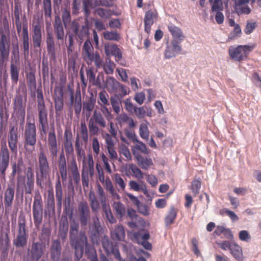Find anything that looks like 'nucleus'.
Segmentation results:
<instances>
[{
	"mask_svg": "<svg viewBox=\"0 0 261 261\" xmlns=\"http://www.w3.org/2000/svg\"><path fill=\"white\" fill-rule=\"evenodd\" d=\"M177 215V212L174 207H171L168 214L165 218V225L168 227L174 222Z\"/></svg>",
	"mask_w": 261,
	"mask_h": 261,
	"instance_id": "33",
	"label": "nucleus"
},
{
	"mask_svg": "<svg viewBox=\"0 0 261 261\" xmlns=\"http://www.w3.org/2000/svg\"><path fill=\"white\" fill-rule=\"evenodd\" d=\"M111 254H113L115 259L118 260V261H124V260H123L122 258L121 257L120 253L117 245H116L112 249V252H109V253H107L108 255H110Z\"/></svg>",
	"mask_w": 261,
	"mask_h": 261,
	"instance_id": "63",
	"label": "nucleus"
},
{
	"mask_svg": "<svg viewBox=\"0 0 261 261\" xmlns=\"http://www.w3.org/2000/svg\"><path fill=\"white\" fill-rule=\"evenodd\" d=\"M101 244L106 252H112V249L116 245L113 244L107 236H104L101 239Z\"/></svg>",
	"mask_w": 261,
	"mask_h": 261,
	"instance_id": "37",
	"label": "nucleus"
},
{
	"mask_svg": "<svg viewBox=\"0 0 261 261\" xmlns=\"http://www.w3.org/2000/svg\"><path fill=\"white\" fill-rule=\"evenodd\" d=\"M133 153L137 161L138 165L143 169L147 170L150 166L153 165V162L151 159L144 158L135 150H133Z\"/></svg>",
	"mask_w": 261,
	"mask_h": 261,
	"instance_id": "24",
	"label": "nucleus"
},
{
	"mask_svg": "<svg viewBox=\"0 0 261 261\" xmlns=\"http://www.w3.org/2000/svg\"><path fill=\"white\" fill-rule=\"evenodd\" d=\"M234 10L239 15L242 14L248 15L251 12V8L246 4H235Z\"/></svg>",
	"mask_w": 261,
	"mask_h": 261,
	"instance_id": "36",
	"label": "nucleus"
},
{
	"mask_svg": "<svg viewBox=\"0 0 261 261\" xmlns=\"http://www.w3.org/2000/svg\"><path fill=\"white\" fill-rule=\"evenodd\" d=\"M79 229V224L75 220H71L70 223V230H69V237L75 236L78 233V230Z\"/></svg>",
	"mask_w": 261,
	"mask_h": 261,
	"instance_id": "48",
	"label": "nucleus"
},
{
	"mask_svg": "<svg viewBox=\"0 0 261 261\" xmlns=\"http://www.w3.org/2000/svg\"><path fill=\"white\" fill-rule=\"evenodd\" d=\"M34 223L36 227L39 226L43 220V205L41 196H35L33 204Z\"/></svg>",
	"mask_w": 261,
	"mask_h": 261,
	"instance_id": "11",
	"label": "nucleus"
},
{
	"mask_svg": "<svg viewBox=\"0 0 261 261\" xmlns=\"http://www.w3.org/2000/svg\"><path fill=\"white\" fill-rule=\"evenodd\" d=\"M98 125L101 128H105L107 126V123L101 113L95 110L88 123L91 135L94 136L98 134L99 130Z\"/></svg>",
	"mask_w": 261,
	"mask_h": 261,
	"instance_id": "6",
	"label": "nucleus"
},
{
	"mask_svg": "<svg viewBox=\"0 0 261 261\" xmlns=\"http://www.w3.org/2000/svg\"><path fill=\"white\" fill-rule=\"evenodd\" d=\"M98 217L95 216L92 218V223L89 224V236L93 244H98L100 241V234L102 230Z\"/></svg>",
	"mask_w": 261,
	"mask_h": 261,
	"instance_id": "10",
	"label": "nucleus"
},
{
	"mask_svg": "<svg viewBox=\"0 0 261 261\" xmlns=\"http://www.w3.org/2000/svg\"><path fill=\"white\" fill-rule=\"evenodd\" d=\"M112 207L118 217L122 218L125 215V207L120 201H114L112 204Z\"/></svg>",
	"mask_w": 261,
	"mask_h": 261,
	"instance_id": "32",
	"label": "nucleus"
},
{
	"mask_svg": "<svg viewBox=\"0 0 261 261\" xmlns=\"http://www.w3.org/2000/svg\"><path fill=\"white\" fill-rule=\"evenodd\" d=\"M56 198L57 205L59 210H61L62 205L63 190L60 177H58L55 184Z\"/></svg>",
	"mask_w": 261,
	"mask_h": 261,
	"instance_id": "27",
	"label": "nucleus"
},
{
	"mask_svg": "<svg viewBox=\"0 0 261 261\" xmlns=\"http://www.w3.org/2000/svg\"><path fill=\"white\" fill-rule=\"evenodd\" d=\"M70 244L74 250L75 257L79 260L83 256L84 246L88 244L87 237L84 231H81L79 234L69 237Z\"/></svg>",
	"mask_w": 261,
	"mask_h": 261,
	"instance_id": "2",
	"label": "nucleus"
},
{
	"mask_svg": "<svg viewBox=\"0 0 261 261\" xmlns=\"http://www.w3.org/2000/svg\"><path fill=\"white\" fill-rule=\"evenodd\" d=\"M257 27L256 22L247 21L246 26L244 28V33L247 35H249L253 32V31Z\"/></svg>",
	"mask_w": 261,
	"mask_h": 261,
	"instance_id": "52",
	"label": "nucleus"
},
{
	"mask_svg": "<svg viewBox=\"0 0 261 261\" xmlns=\"http://www.w3.org/2000/svg\"><path fill=\"white\" fill-rule=\"evenodd\" d=\"M32 41L35 48H39L41 46L42 35V30L43 29V24L39 18L34 17L32 24Z\"/></svg>",
	"mask_w": 261,
	"mask_h": 261,
	"instance_id": "8",
	"label": "nucleus"
},
{
	"mask_svg": "<svg viewBox=\"0 0 261 261\" xmlns=\"http://www.w3.org/2000/svg\"><path fill=\"white\" fill-rule=\"evenodd\" d=\"M107 84L113 91H114L119 88L120 83L114 77H109L107 80Z\"/></svg>",
	"mask_w": 261,
	"mask_h": 261,
	"instance_id": "49",
	"label": "nucleus"
},
{
	"mask_svg": "<svg viewBox=\"0 0 261 261\" xmlns=\"http://www.w3.org/2000/svg\"><path fill=\"white\" fill-rule=\"evenodd\" d=\"M111 254H113L115 259L118 260V261H124V260H123L122 258L121 257L120 253L117 245H116L112 249V252H109V253H107L108 255H110Z\"/></svg>",
	"mask_w": 261,
	"mask_h": 261,
	"instance_id": "62",
	"label": "nucleus"
},
{
	"mask_svg": "<svg viewBox=\"0 0 261 261\" xmlns=\"http://www.w3.org/2000/svg\"><path fill=\"white\" fill-rule=\"evenodd\" d=\"M137 144L135 145L134 148L137 150H139L141 152L144 154H147L148 151L147 150L146 145L143 142L139 141H136Z\"/></svg>",
	"mask_w": 261,
	"mask_h": 261,
	"instance_id": "58",
	"label": "nucleus"
},
{
	"mask_svg": "<svg viewBox=\"0 0 261 261\" xmlns=\"http://www.w3.org/2000/svg\"><path fill=\"white\" fill-rule=\"evenodd\" d=\"M55 104L56 113L62 110L64 106L63 98L62 95L57 96L55 98Z\"/></svg>",
	"mask_w": 261,
	"mask_h": 261,
	"instance_id": "50",
	"label": "nucleus"
},
{
	"mask_svg": "<svg viewBox=\"0 0 261 261\" xmlns=\"http://www.w3.org/2000/svg\"><path fill=\"white\" fill-rule=\"evenodd\" d=\"M90 205L93 212L97 213L99 207L98 201L94 194L89 195Z\"/></svg>",
	"mask_w": 261,
	"mask_h": 261,
	"instance_id": "45",
	"label": "nucleus"
},
{
	"mask_svg": "<svg viewBox=\"0 0 261 261\" xmlns=\"http://www.w3.org/2000/svg\"><path fill=\"white\" fill-rule=\"evenodd\" d=\"M169 31L171 33L173 37L179 40H182L185 36L180 28L171 24L168 26Z\"/></svg>",
	"mask_w": 261,
	"mask_h": 261,
	"instance_id": "29",
	"label": "nucleus"
},
{
	"mask_svg": "<svg viewBox=\"0 0 261 261\" xmlns=\"http://www.w3.org/2000/svg\"><path fill=\"white\" fill-rule=\"evenodd\" d=\"M51 258L53 261H59L61 254V246L58 240H54L50 247Z\"/></svg>",
	"mask_w": 261,
	"mask_h": 261,
	"instance_id": "23",
	"label": "nucleus"
},
{
	"mask_svg": "<svg viewBox=\"0 0 261 261\" xmlns=\"http://www.w3.org/2000/svg\"><path fill=\"white\" fill-rule=\"evenodd\" d=\"M54 29L57 39L58 40H63L65 32L62 21L59 16L55 17Z\"/></svg>",
	"mask_w": 261,
	"mask_h": 261,
	"instance_id": "21",
	"label": "nucleus"
},
{
	"mask_svg": "<svg viewBox=\"0 0 261 261\" xmlns=\"http://www.w3.org/2000/svg\"><path fill=\"white\" fill-rule=\"evenodd\" d=\"M62 19L64 25L66 28L67 25H68L71 21L70 12L66 9L64 10L62 12Z\"/></svg>",
	"mask_w": 261,
	"mask_h": 261,
	"instance_id": "55",
	"label": "nucleus"
},
{
	"mask_svg": "<svg viewBox=\"0 0 261 261\" xmlns=\"http://www.w3.org/2000/svg\"><path fill=\"white\" fill-rule=\"evenodd\" d=\"M11 77L12 81L16 83L18 78V69L17 66H11Z\"/></svg>",
	"mask_w": 261,
	"mask_h": 261,
	"instance_id": "64",
	"label": "nucleus"
},
{
	"mask_svg": "<svg viewBox=\"0 0 261 261\" xmlns=\"http://www.w3.org/2000/svg\"><path fill=\"white\" fill-rule=\"evenodd\" d=\"M134 112L138 119H142L146 115V110L144 107H136Z\"/></svg>",
	"mask_w": 261,
	"mask_h": 261,
	"instance_id": "59",
	"label": "nucleus"
},
{
	"mask_svg": "<svg viewBox=\"0 0 261 261\" xmlns=\"http://www.w3.org/2000/svg\"><path fill=\"white\" fill-rule=\"evenodd\" d=\"M43 9L45 17L50 18L52 13L51 0H43Z\"/></svg>",
	"mask_w": 261,
	"mask_h": 261,
	"instance_id": "41",
	"label": "nucleus"
},
{
	"mask_svg": "<svg viewBox=\"0 0 261 261\" xmlns=\"http://www.w3.org/2000/svg\"><path fill=\"white\" fill-rule=\"evenodd\" d=\"M75 148L77 153V160L83 159L85 162V152L82 148V144L80 142L79 137L77 136L75 139Z\"/></svg>",
	"mask_w": 261,
	"mask_h": 261,
	"instance_id": "35",
	"label": "nucleus"
},
{
	"mask_svg": "<svg viewBox=\"0 0 261 261\" xmlns=\"http://www.w3.org/2000/svg\"><path fill=\"white\" fill-rule=\"evenodd\" d=\"M95 13L103 19H108L113 14L112 10L101 8L96 9L95 10Z\"/></svg>",
	"mask_w": 261,
	"mask_h": 261,
	"instance_id": "39",
	"label": "nucleus"
},
{
	"mask_svg": "<svg viewBox=\"0 0 261 261\" xmlns=\"http://www.w3.org/2000/svg\"><path fill=\"white\" fill-rule=\"evenodd\" d=\"M105 39L118 41L120 39V35L116 31H106L103 34Z\"/></svg>",
	"mask_w": 261,
	"mask_h": 261,
	"instance_id": "40",
	"label": "nucleus"
},
{
	"mask_svg": "<svg viewBox=\"0 0 261 261\" xmlns=\"http://www.w3.org/2000/svg\"><path fill=\"white\" fill-rule=\"evenodd\" d=\"M27 81L29 88L31 90H35L36 88V82L34 72L31 71L27 74Z\"/></svg>",
	"mask_w": 261,
	"mask_h": 261,
	"instance_id": "42",
	"label": "nucleus"
},
{
	"mask_svg": "<svg viewBox=\"0 0 261 261\" xmlns=\"http://www.w3.org/2000/svg\"><path fill=\"white\" fill-rule=\"evenodd\" d=\"M85 253L90 261H98L96 250L89 244L85 247Z\"/></svg>",
	"mask_w": 261,
	"mask_h": 261,
	"instance_id": "34",
	"label": "nucleus"
},
{
	"mask_svg": "<svg viewBox=\"0 0 261 261\" xmlns=\"http://www.w3.org/2000/svg\"><path fill=\"white\" fill-rule=\"evenodd\" d=\"M70 30L75 36L80 40H83L89 34L88 24L81 25L79 21L74 20L71 22Z\"/></svg>",
	"mask_w": 261,
	"mask_h": 261,
	"instance_id": "13",
	"label": "nucleus"
},
{
	"mask_svg": "<svg viewBox=\"0 0 261 261\" xmlns=\"http://www.w3.org/2000/svg\"><path fill=\"white\" fill-rule=\"evenodd\" d=\"M15 189L13 186L8 185L4 193V204L6 208L11 206L14 197Z\"/></svg>",
	"mask_w": 261,
	"mask_h": 261,
	"instance_id": "26",
	"label": "nucleus"
},
{
	"mask_svg": "<svg viewBox=\"0 0 261 261\" xmlns=\"http://www.w3.org/2000/svg\"><path fill=\"white\" fill-rule=\"evenodd\" d=\"M38 159V172H36V185L40 188H42V181L47 178L50 172L49 162L43 149L40 150Z\"/></svg>",
	"mask_w": 261,
	"mask_h": 261,
	"instance_id": "1",
	"label": "nucleus"
},
{
	"mask_svg": "<svg viewBox=\"0 0 261 261\" xmlns=\"http://www.w3.org/2000/svg\"><path fill=\"white\" fill-rule=\"evenodd\" d=\"M31 257L35 260H39L43 254L42 244L40 242H33L30 251Z\"/></svg>",
	"mask_w": 261,
	"mask_h": 261,
	"instance_id": "25",
	"label": "nucleus"
},
{
	"mask_svg": "<svg viewBox=\"0 0 261 261\" xmlns=\"http://www.w3.org/2000/svg\"><path fill=\"white\" fill-rule=\"evenodd\" d=\"M75 103L74 105L75 113L79 114L81 111L82 103H81V92L80 91H76L75 94Z\"/></svg>",
	"mask_w": 261,
	"mask_h": 261,
	"instance_id": "43",
	"label": "nucleus"
},
{
	"mask_svg": "<svg viewBox=\"0 0 261 261\" xmlns=\"http://www.w3.org/2000/svg\"><path fill=\"white\" fill-rule=\"evenodd\" d=\"M80 132L83 141L85 143H87L88 141V129L85 123H81Z\"/></svg>",
	"mask_w": 261,
	"mask_h": 261,
	"instance_id": "53",
	"label": "nucleus"
},
{
	"mask_svg": "<svg viewBox=\"0 0 261 261\" xmlns=\"http://www.w3.org/2000/svg\"><path fill=\"white\" fill-rule=\"evenodd\" d=\"M82 56L88 65H102V59L97 52L94 53V48L91 41L86 40L82 48Z\"/></svg>",
	"mask_w": 261,
	"mask_h": 261,
	"instance_id": "4",
	"label": "nucleus"
},
{
	"mask_svg": "<svg viewBox=\"0 0 261 261\" xmlns=\"http://www.w3.org/2000/svg\"><path fill=\"white\" fill-rule=\"evenodd\" d=\"M37 107H44L45 106L44 97L43 95V93L41 89H37Z\"/></svg>",
	"mask_w": 261,
	"mask_h": 261,
	"instance_id": "57",
	"label": "nucleus"
},
{
	"mask_svg": "<svg viewBox=\"0 0 261 261\" xmlns=\"http://www.w3.org/2000/svg\"><path fill=\"white\" fill-rule=\"evenodd\" d=\"M101 207L103 216L111 224L115 223L116 222V220L112 213L109 204L107 203L105 198L101 200Z\"/></svg>",
	"mask_w": 261,
	"mask_h": 261,
	"instance_id": "22",
	"label": "nucleus"
},
{
	"mask_svg": "<svg viewBox=\"0 0 261 261\" xmlns=\"http://www.w3.org/2000/svg\"><path fill=\"white\" fill-rule=\"evenodd\" d=\"M15 109L18 110V113L19 115L24 117L25 116V110L22 105V99L21 98H19L17 99V101L15 103Z\"/></svg>",
	"mask_w": 261,
	"mask_h": 261,
	"instance_id": "51",
	"label": "nucleus"
},
{
	"mask_svg": "<svg viewBox=\"0 0 261 261\" xmlns=\"http://www.w3.org/2000/svg\"><path fill=\"white\" fill-rule=\"evenodd\" d=\"M83 9L86 18L88 17L91 13V10L94 8L91 0H84L83 1Z\"/></svg>",
	"mask_w": 261,
	"mask_h": 261,
	"instance_id": "44",
	"label": "nucleus"
},
{
	"mask_svg": "<svg viewBox=\"0 0 261 261\" xmlns=\"http://www.w3.org/2000/svg\"><path fill=\"white\" fill-rule=\"evenodd\" d=\"M46 49L48 55L51 60L56 58L55 40L52 32H47L46 39Z\"/></svg>",
	"mask_w": 261,
	"mask_h": 261,
	"instance_id": "17",
	"label": "nucleus"
},
{
	"mask_svg": "<svg viewBox=\"0 0 261 261\" xmlns=\"http://www.w3.org/2000/svg\"><path fill=\"white\" fill-rule=\"evenodd\" d=\"M112 238L114 240L122 241L125 238L124 228L121 225H118L114 230L111 232Z\"/></svg>",
	"mask_w": 261,
	"mask_h": 261,
	"instance_id": "30",
	"label": "nucleus"
},
{
	"mask_svg": "<svg viewBox=\"0 0 261 261\" xmlns=\"http://www.w3.org/2000/svg\"><path fill=\"white\" fill-rule=\"evenodd\" d=\"M58 168L62 180L65 181L67 177V165H58Z\"/></svg>",
	"mask_w": 261,
	"mask_h": 261,
	"instance_id": "60",
	"label": "nucleus"
},
{
	"mask_svg": "<svg viewBox=\"0 0 261 261\" xmlns=\"http://www.w3.org/2000/svg\"><path fill=\"white\" fill-rule=\"evenodd\" d=\"M230 253L232 255L238 260L243 261V255L242 248L237 244L232 245L230 248Z\"/></svg>",
	"mask_w": 261,
	"mask_h": 261,
	"instance_id": "31",
	"label": "nucleus"
},
{
	"mask_svg": "<svg viewBox=\"0 0 261 261\" xmlns=\"http://www.w3.org/2000/svg\"><path fill=\"white\" fill-rule=\"evenodd\" d=\"M105 52L107 56H114L116 62L123 64V57L121 50L115 44L106 43L105 45Z\"/></svg>",
	"mask_w": 261,
	"mask_h": 261,
	"instance_id": "16",
	"label": "nucleus"
},
{
	"mask_svg": "<svg viewBox=\"0 0 261 261\" xmlns=\"http://www.w3.org/2000/svg\"><path fill=\"white\" fill-rule=\"evenodd\" d=\"M8 146L11 151L16 154L17 153V143L18 142V128L16 126L10 127L8 135Z\"/></svg>",
	"mask_w": 261,
	"mask_h": 261,
	"instance_id": "15",
	"label": "nucleus"
},
{
	"mask_svg": "<svg viewBox=\"0 0 261 261\" xmlns=\"http://www.w3.org/2000/svg\"><path fill=\"white\" fill-rule=\"evenodd\" d=\"M255 47L254 44L249 45H239L231 46L229 48L230 58L235 61H241L246 60L249 54Z\"/></svg>",
	"mask_w": 261,
	"mask_h": 261,
	"instance_id": "5",
	"label": "nucleus"
},
{
	"mask_svg": "<svg viewBox=\"0 0 261 261\" xmlns=\"http://www.w3.org/2000/svg\"><path fill=\"white\" fill-rule=\"evenodd\" d=\"M129 169L131 170L135 177L138 179L143 178V174L141 170L138 167L134 164H130L128 165Z\"/></svg>",
	"mask_w": 261,
	"mask_h": 261,
	"instance_id": "47",
	"label": "nucleus"
},
{
	"mask_svg": "<svg viewBox=\"0 0 261 261\" xmlns=\"http://www.w3.org/2000/svg\"><path fill=\"white\" fill-rule=\"evenodd\" d=\"M157 17V12L156 11L149 10L146 12L144 17V27L145 31L149 34L151 31V27L154 23L153 19Z\"/></svg>",
	"mask_w": 261,
	"mask_h": 261,
	"instance_id": "20",
	"label": "nucleus"
},
{
	"mask_svg": "<svg viewBox=\"0 0 261 261\" xmlns=\"http://www.w3.org/2000/svg\"><path fill=\"white\" fill-rule=\"evenodd\" d=\"M201 181L200 179L194 180L191 184V190L195 195L199 193L201 188Z\"/></svg>",
	"mask_w": 261,
	"mask_h": 261,
	"instance_id": "56",
	"label": "nucleus"
},
{
	"mask_svg": "<svg viewBox=\"0 0 261 261\" xmlns=\"http://www.w3.org/2000/svg\"><path fill=\"white\" fill-rule=\"evenodd\" d=\"M4 30L0 32V64L3 63L4 60L8 56L9 40L7 37L10 36L9 22L6 18L3 20Z\"/></svg>",
	"mask_w": 261,
	"mask_h": 261,
	"instance_id": "3",
	"label": "nucleus"
},
{
	"mask_svg": "<svg viewBox=\"0 0 261 261\" xmlns=\"http://www.w3.org/2000/svg\"><path fill=\"white\" fill-rule=\"evenodd\" d=\"M110 102L114 112L116 114H119L120 112L121 105L120 99L117 96H112L110 98Z\"/></svg>",
	"mask_w": 261,
	"mask_h": 261,
	"instance_id": "38",
	"label": "nucleus"
},
{
	"mask_svg": "<svg viewBox=\"0 0 261 261\" xmlns=\"http://www.w3.org/2000/svg\"><path fill=\"white\" fill-rule=\"evenodd\" d=\"M139 135L144 139L147 140L149 138V131L147 125L145 123H141L139 128Z\"/></svg>",
	"mask_w": 261,
	"mask_h": 261,
	"instance_id": "46",
	"label": "nucleus"
},
{
	"mask_svg": "<svg viewBox=\"0 0 261 261\" xmlns=\"http://www.w3.org/2000/svg\"><path fill=\"white\" fill-rule=\"evenodd\" d=\"M78 212L79 218L81 226H87L90 219V211L87 202H82L79 204Z\"/></svg>",
	"mask_w": 261,
	"mask_h": 261,
	"instance_id": "12",
	"label": "nucleus"
},
{
	"mask_svg": "<svg viewBox=\"0 0 261 261\" xmlns=\"http://www.w3.org/2000/svg\"><path fill=\"white\" fill-rule=\"evenodd\" d=\"M28 235L26 233L25 220L24 217L19 218L18 231L13 244L17 248L24 247L27 244Z\"/></svg>",
	"mask_w": 261,
	"mask_h": 261,
	"instance_id": "7",
	"label": "nucleus"
},
{
	"mask_svg": "<svg viewBox=\"0 0 261 261\" xmlns=\"http://www.w3.org/2000/svg\"><path fill=\"white\" fill-rule=\"evenodd\" d=\"M114 180L116 183L119 186L120 190H123L125 189V184L122 178L119 174L116 173L115 174Z\"/></svg>",
	"mask_w": 261,
	"mask_h": 261,
	"instance_id": "61",
	"label": "nucleus"
},
{
	"mask_svg": "<svg viewBox=\"0 0 261 261\" xmlns=\"http://www.w3.org/2000/svg\"><path fill=\"white\" fill-rule=\"evenodd\" d=\"M24 147H34L37 142L36 127L35 123L27 122L24 133Z\"/></svg>",
	"mask_w": 261,
	"mask_h": 261,
	"instance_id": "9",
	"label": "nucleus"
},
{
	"mask_svg": "<svg viewBox=\"0 0 261 261\" xmlns=\"http://www.w3.org/2000/svg\"><path fill=\"white\" fill-rule=\"evenodd\" d=\"M38 121L40 126V129L45 132L47 125V111L46 106L38 107Z\"/></svg>",
	"mask_w": 261,
	"mask_h": 261,
	"instance_id": "19",
	"label": "nucleus"
},
{
	"mask_svg": "<svg viewBox=\"0 0 261 261\" xmlns=\"http://www.w3.org/2000/svg\"><path fill=\"white\" fill-rule=\"evenodd\" d=\"M47 142L50 156L53 159H54L56 158L58 152L57 139L54 128L51 129L48 132Z\"/></svg>",
	"mask_w": 261,
	"mask_h": 261,
	"instance_id": "14",
	"label": "nucleus"
},
{
	"mask_svg": "<svg viewBox=\"0 0 261 261\" xmlns=\"http://www.w3.org/2000/svg\"><path fill=\"white\" fill-rule=\"evenodd\" d=\"M26 182L24 185L25 194H31L34 188V174L31 167H28L26 172Z\"/></svg>",
	"mask_w": 261,
	"mask_h": 261,
	"instance_id": "18",
	"label": "nucleus"
},
{
	"mask_svg": "<svg viewBox=\"0 0 261 261\" xmlns=\"http://www.w3.org/2000/svg\"><path fill=\"white\" fill-rule=\"evenodd\" d=\"M29 36L27 27H23L22 29V48L25 56L29 54Z\"/></svg>",
	"mask_w": 261,
	"mask_h": 261,
	"instance_id": "28",
	"label": "nucleus"
},
{
	"mask_svg": "<svg viewBox=\"0 0 261 261\" xmlns=\"http://www.w3.org/2000/svg\"><path fill=\"white\" fill-rule=\"evenodd\" d=\"M64 147L67 156H70L73 154L74 148L72 141L64 142Z\"/></svg>",
	"mask_w": 261,
	"mask_h": 261,
	"instance_id": "54",
	"label": "nucleus"
}]
</instances>
